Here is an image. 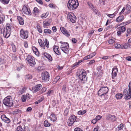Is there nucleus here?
Masks as SVG:
<instances>
[{
  "mask_svg": "<svg viewBox=\"0 0 131 131\" xmlns=\"http://www.w3.org/2000/svg\"><path fill=\"white\" fill-rule=\"evenodd\" d=\"M96 53L95 52H93L92 53H91L89 55L90 57V58H92L95 55Z\"/></svg>",
  "mask_w": 131,
  "mask_h": 131,
  "instance_id": "obj_57",
  "label": "nucleus"
},
{
  "mask_svg": "<svg viewBox=\"0 0 131 131\" xmlns=\"http://www.w3.org/2000/svg\"><path fill=\"white\" fill-rule=\"evenodd\" d=\"M44 55L49 60L51 61L52 60V58L51 55L50 54H48V53L46 52L44 53Z\"/></svg>",
  "mask_w": 131,
  "mask_h": 131,
  "instance_id": "obj_29",
  "label": "nucleus"
},
{
  "mask_svg": "<svg viewBox=\"0 0 131 131\" xmlns=\"http://www.w3.org/2000/svg\"><path fill=\"white\" fill-rule=\"evenodd\" d=\"M60 43L62 44L60 47L61 49L62 48H69V45L68 43L63 42L61 41H60Z\"/></svg>",
  "mask_w": 131,
  "mask_h": 131,
  "instance_id": "obj_21",
  "label": "nucleus"
},
{
  "mask_svg": "<svg viewBox=\"0 0 131 131\" xmlns=\"http://www.w3.org/2000/svg\"><path fill=\"white\" fill-rule=\"evenodd\" d=\"M108 91V89L107 86L102 87L98 91V94L100 96H104Z\"/></svg>",
  "mask_w": 131,
  "mask_h": 131,
  "instance_id": "obj_5",
  "label": "nucleus"
},
{
  "mask_svg": "<svg viewBox=\"0 0 131 131\" xmlns=\"http://www.w3.org/2000/svg\"><path fill=\"white\" fill-rule=\"evenodd\" d=\"M59 47L58 46H54L53 48V50L55 53L58 55H60V53L58 50Z\"/></svg>",
  "mask_w": 131,
  "mask_h": 131,
  "instance_id": "obj_23",
  "label": "nucleus"
},
{
  "mask_svg": "<svg viewBox=\"0 0 131 131\" xmlns=\"http://www.w3.org/2000/svg\"><path fill=\"white\" fill-rule=\"evenodd\" d=\"M66 85L65 84L63 85L62 86V91L63 92L65 93L67 91L66 90Z\"/></svg>",
  "mask_w": 131,
  "mask_h": 131,
  "instance_id": "obj_43",
  "label": "nucleus"
},
{
  "mask_svg": "<svg viewBox=\"0 0 131 131\" xmlns=\"http://www.w3.org/2000/svg\"><path fill=\"white\" fill-rule=\"evenodd\" d=\"M123 94L126 99H129L131 97V92H129V91L128 92L127 89H124V90Z\"/></svg>",
  "mask_w": 131,
  "mask_h": 131,
  "instance_id": "obj_12",
  "label": "nucleus"
},
{
  "mask_svg": "<svg viewBox=\"0 0 131 131\" xmlns=\"http://www.w3.org/2000/svg\"><path fill=\"white\" fill-rule=\"evenodd\" d=\"M95 60H91L89 62V65H92L95 62Z\"/></svg>",
  "mask_w": 131,
  "mask_h": 131,
  "instance_id": "obj_63",
  "label": "nucleus"
},
{
  "mask_svg": "<svg viewBox=\"0 0 131 131\" xmlns=\"http://www.w3.org/2000/svg\"><path fill=\"white\" fill-rule=\"evenodd\" d=\"M69 48H64L61 49L62 51L64 53H67L69 52Z\"/></svg>",
  "mask_w": 131,
  "mask_h": 131,
  "instance_id": "obj_36",
  "label": "nucleus"
},
{
  "mask_svg": "<svg viewBox=\"0 0 131 131\" xmlns=\"http://www.w3.org/2000/svg\"><path fill=\"white\" fill-rule=\"evenodd\" d=\"M21 100L23 102H25L26 100H28L29 99L28 94H27L26 95H23L21 97Z\"/></svg>",
  "mask_w": 131,
  "mask_h": 131,
  "instance_id": "obj_22",
  "label": "nucleus"
},
{
  "mask_svg": "<svg viewBox=\"0 0 131 131\" xmlns=\"http://www.w3.org/2000/svg\"><path fill=\"white\" fill-rule=\"evenodd\" d=\"M10 0H0V1L2 4L6 5L8 4Z\"/></svg>",
  "mask_w": 131,
  "mask_h": 131,
  "instance_id": "obj_33",
  "label": "nucleus"
},
{
  "mask_svg": "<svg viewBox=\"0 0 131 131\" xmlns=\"http://www.w3.org/2000/svg\"><path fill=\"white\" fill-rule=\"evenodd\" d=\"M92 9L93 10V12H94L96 14L98 15L99 14V12L97 10L95 9L94 7L92 8Z\"/></svg>",
  "mask_w": 131,
  "mask_h": 131,
  "instance_id": "obj_46",
  "label": "nucleus"
},
{
  "mask_svg": "<svg viewBox=\"0 0 131 131\" xmlns=\"http://www.w3.org/2000/svg\"><path fill=\"white\" fill-rule=\"evenodd\" d=\"M52 30L54 32H55L57 31V29L56 28V26H54L52 27Z\"/></svg>",
  "mask_w": 131,
  "mask_h": 131,
  "instance_id": "obj_59",
  "label": "nucleus"
},
{
  "mask_svg": "<svg viewBox=\"0 0 131 131\" xmlns=\"http://www.w3.org/2000/svg\"><path fill=\"white\" fill-rule=\"evenodd\" d=\"M114 40L111 39L108 40V42L110 44H112L114 42Z\"/></svg>",
  "mask_w": 131,
  "mask_h": 131,
  "instance_id": "obj_51",
  "label": "nucleus"
},
{
  "mask_svg": "<svg viewBox=\"0 0 131 131\" xmlns=\"http://www.w3.org/2000/svg\"><path fill=\"white\" fill-rule=\"evenodd\" d=\"M13 27L11 24L9 23L6 24V28H4L3 31V33L4 37L7 38L9 37L11 32V29ZM2 32L1 30V32Z\"/></svg>",
  "mask_w": 131,
  "mask_h": 131,
  "instance_id": "obj_1",
  "label": "nucleus"
},
{
  "mask_svg": "<svg viewBox=\"0 0 131 131\" xmlns=\"http://www.w3.org/2000/svg\"><path fill=\"white\" fill-rule=\"evenodd\" d=\"M24 51L22 48H20V50L18 51V53L20 54H23L24 53Z\"/></svg>",
  "mask_w": 131,
  "mask_h": 131,
  "instance_id": "obj_45",
  "label": "nucleus"
},
{
  "mask_svg": "<svg viewBox=\"0 0 131 131\" xmlns=\"http://www.w3.org/2000/svg\"><path fill=\"white\" fill-rule=\"evenodd\" d=\"M79 5L78 0H69L67 4L68 8L70 10L77 8Z\"/></svg>",
  "mask_w": 131,
  "mask_h": 131,
  "instance_id": "obj_2",
  "label": "nucleus"
},
{
  "mask_svg": "<svg viewBox=\"0 0 131 131\" xmlns=\"http://www.w3.org/2000/svg\"><path fill=\"white\" fill-rule=\"evenodd\" d=\"M125 59L128 61H131V57L130 56L127 57Z\"/></svg>",
  "mask_w": 131,
  "mask_h": 131,
  "instance_id": "obj_64",
  "label": "nucleus"
},
{
  "mask_svg": "<svg viewBox=\"0 0 131 131\" xmlns=\"http://www.w3.org/2000/svg\"><path fill=\"white\" fill-rule=\"evenodd\" d=\"M47 14V13H43V14H42L41 15V16H40L41 18L42 19L46 18L47 16H46V17L45 16ZM48 15V14H47V16Z\"/></svg>",
  "mask_w": 131,
  "mask_h": 131,
  "instance_id": "obj_48",
  "label": "nucleus"
},
{
  "mask_svg": "<svg viewBox=\"0 0 131 131\" xmlns=\"http://www.w3.org/2000/svg\"><path fill=\"white\" fill-rule=\"evenodd\" d=\"M86 112V110L83 111H80L78 112V113L79 115H82L85 114Z\"/></svg>",
  "mask_w": 131,
  "mask_h": 131,
  "instance_id": "obj_37",
  "label": "nucleus"
},
{
  "mask_svg": "<svg viewBox=\"0 0 131 131\" xmlns=\"http://www.w3.org/2000/svg\"><path fill=\"white\" fill-rule=\"evenodd\" d=\"M128 87L129 91V92H131V82L129 83L128 85Z\"/></svg>",
  "mask_w": 131,
  "mask_h": 131,
  "instance_id": "obj_62",
  "label": "nucleus"
},
{
  "mask_svg": "<svg viewBox=\"0 0 131 131\" xmlns=\"http://www.w3.org/2000/svg\"><path fill=\"white\" fill-rule=\"evenodd\" d=\"M124 19V16L123 15L120 16L117 18L116 21L117 22H121Z\"/></svg>",
  "mask_w": 131,
  "mask_h": 131,
  "instance_id": "obj_26",
  "label": "nucleus"
},
{
  "mask_svg": "<svg viewBox=\"0 0 131 131\" xmlns=\"http://www.w3.org/2000/svg\"><path fill=\"white\" fill-rule=\"evenodd\" d=\"M130 22L129 21H127L126 23H123L119 25H116L115 26V28H117L118 29V30L121 31L122 32H125L126 30V27L124 26H121V25H124V24H125V25L127 24V23H129Z\"/></svg>",
  "mask_w": 131,
  "mask_h": 131,
  "instance_id": "obj_7",
  "label": "nucleus"
},
{
  "mask_svg": "<svg viewBox=\"0 0 131 131\" xmlns=\"http://www.w3.org/2000/svg\"><path fill=\"white\" fill-rule=\"evenodd\" d=\"M67 18L68 19L73 23H74L76 20V17L72 13H70L67 15Z\"/></svg>",
  "mask_w": 131,
  "mask_h": 131,
  "instance_id": "obj_10",
  "label": "nucleus"
},
{
  "mask_svg": "<svg viewBox=\"0 0 131 131\" xmlns=\"http://www.w3.org/2000/svg\"><path fill=\"white\" fill-rule=\"evenodd\" d=\"M115 13H114L112 14H106V15L110 18H113L115 16Z\"/></svg>",
  "mask_w": 131,
  "mask_h": 131,
  "instance_id": "obj_42",
  "label": "nucleus"
},
{
  "mask_svg": "<svg viewBox=\"0 0 131 131\" xmlns=\"http://www.w3.org/2000/svg\"><path fill=\"white\" fill-rule=\"evenodd\" d=\"M118 72V69L117 68H114L112 70V78L114 79V78L117 75V73Z\"/></svg>",
  "mask_w": 131,
  "mask_h": 131,
  "instance_id": "obj_19",
  "label": "nucleus"
},
{
  "mask_svg": "<svg viewBox=\"0 0 131 131\" xmlns=\"http://www.w3.org/2000/svg\"><path fill=\"white\" fill-rule=\"evenodd\" d=\"M16 131H30L28 127L27 126H24L23 128L21 126L17 127Z\"/></svg>",
  "mask_w": 131,
  "mask_h": 131,
  "instance_id": "obj_16",
  "label": "nucleus"
},
{
  "mask_svg": "<svg viewBox=\"0 0 131 131\" xmlns=\"http://www.w3.org/2000/svg\"><path fill=\"white\" fill-rule=\"evenodd\" d=\"M77 117L74 115H71L69 118L67 123L69 126H72L75 121Z\"/></svg>",
  "mask_w": 131,
  "mask_h": 131,
  "instance_id": "obj_9",
  "label": "nucleus"
},
{
  "mask_svg": "<svg viewBox=\"0 0 131 131\" xmlns=\"http://www.w3.org/2000/svg\"><path fill=\"white\" fill-rule=\"evenodd\" d=\"M12 58L13 60H16L17 59V57L15 55H13L12 56Z\"/></svg>",
  "mask_w": 131,
  "mask_h": 131,
  "instance_id": "obj_53",
  "label": "nucleus"
},
{
  "mask_svg": "<svg viewBox=\"0 0 131 131\" xmlns=\"http://www.w3.org/2000/svg\"><path fill=\"white\" fill-rule=\"evenodd\" d=\"M106 118V119L110 120L112 122L115 121L116 119V117L115 115H112L110 114H108Z\"/></svg>",
  "mask_w": 131,
  "mask_h": 131,
  "instance_id": "obj_15",
  "label": "nucleus"
},
{
  "mask_svg": "<svg viewBox=\"0 0 131 131\" xmlns=\"http://www.w3.org/2000/svg\"><path fill=\"white\" fill-rule=\"evenodd\" d=\"M114 46L117 49H119L121 47V45L118 43L115 44Z\"/></svg>",
  "mask_w": 131,
  "mask_h": 131,
  "instance_id": "obj_49",
  "label": "nucleus"
},
{
  "mask_svg": "<svg viewBox=\"0 0 131 131\" xmlns=\"http://www.w3.org/2000/svg\"><path fill=\"white\" fill-rule=\"evenodd\" d=\"M131 45L128 43H125L124 44V46L125 49L128 48Z\"/></svg>",
  "mask_w": 131,
  "mask_h": 131,
  "instance_id": "obj_50",
  "label": "nucleus"
},
{
  "mask_svg": "<svg viewBox=\"0 0 131 131\" xmlns=\"http://www.w3.org/2000/svg\"><path fill=\"white\" fill-rule=\"evenodd\" d=\"M42 88V85L41 84L37 85L35 87L32 88V91L36 92Z\"/></svg>",
  "mask_w": 131,
  "mask_h": 131,
  "instance_id": "obj_18",
  "label": "nucleus"
},
{
  "mask_svg": "<svg viewBox=\"0 0 131 131\" xmlns=\"http://www.w3.org/2000/svg\"><path fill=\"white\" fill-rule=\"evenodd\" d=\"M53 93V90H49L47 93V95L50 96Z\"/></svg>",
  "mask_w": 131,
  "mask_h": 131,
  "instance_id": "obj_55",
  "label": "nucleus"
},
{
  "mask_svg": "<svg viewBox=\"0 0 131 131\" xmlns=\"http://www.w3.org/2000/svg\"><path fill=\"white\" fill-rule=\"evenodd\" d=\"M50 118L51 120L53 122L57 120L56 117L54 114H52L50 115Z\"/></svg>",
  "mask_w": 131,
  "mask_h": 131,
  "instance_id": "obj_27",
  "label": "nucleus"
},
{
  "mask_svg": "<svg viewBox=\"0 0 131 131\" xmlns=\"http://www.w3.org/2000/svg\"><path fill=\"white\" fill-rule=\"evenodd\" d=\"M60 30L62 33L65 36L68 37L70 36V34L69 33L66 29L64 27H60Z\"/></svg>",
  "mask_w": 131,
  "mask_h": 131,
  "instance_id": "obj_14",
  "label": "nucleus"
},
{
  "mask_svg": "<svg viewBox=\"0 0 131 131\" xmlns=\"http://www.w3.org/2000/svg\"><path fill=\"white\" fill-rule=\"evenodd\" d=\"M12 46L13 52H16V48L14 44H12Z\"/></svg>",
  "mask_w": 131,
  "mask_h": 131,
  "instance_id": "obj_41",
  "label": "nucleus"
},
{
  "mask_svg": "<svg viewBox=\"0 0 131 131\" xmlns=\"http://www.w3.org/2000/svg\"><path fill=\"white\" fill-rule=\"evenodd\" d=\"M69 110L68 108H66L64 110V116H67L68 115Z\"/></svg>",
  "mask_w": 131,
  "mask_h": 131,
  "instance_id": "obj_44",
  "label": "nucleus"
},
{
  "mask_svg": "<svg viewBox=\"0 0 131 131\" xmlns=\"http://www.w3.org/2000/svg\"><path fill=\"white\" fill-rule=\"evenodd\" d=\"M43 27L44 28H47V27L49 26L50 25V23L47 21H44L43 22Z\"/></svg>",
  "mask_w": 131,
  "mask_h": 131,
  "instance_id": "obj_32",
  "label": "nucleus"
},
{
  "mask_svg": "<svg viewBox=\"0 0 131 131\" xmlns=\"http://www.w3.org/2000/svg\"><path fill=\"white\" fill-rule=\"evenodd\" d=\"M44 125L46 127L50 126L51 124H50L47 120L45 121L44 122Z\"/></svg>",
  "mask_w": 131,
  "mask_h": 131,
  "instance_id": "obj_31",
  "label": "nucleus"
},
{
  "mask_svg": "<svg viewBox=\"0 0 131 131\" xmlns=\"http://www.w3.org/2000/svg\"><path fill=\"white\" fill-rule=\"evenodd\" d=\"M23 10L24 13L28 15H31L32 13L30 8L25 5L23 6L22 8Z\"/></svg>",
  "mask_w": 131,
  "mask_h": 131,
  "instance_id": "obj_11",
  "label": "nucleus"
},
{
  "mask_svg": "<svg viewBox=\"0 0 131 131\" xmlns=\"http://www.w3.org/2000/svg\"><path fill=\"white\" fill-rule=\"evenodd\" d=\"M5 20V15L3 14H0V24L3 23Z\"/></svg>",
  "mask_w": 131,
  "mask_h": 131,
  "instance_id": "obj_24",
  "label": "nucleus"
},
{
  "mask_svg": "<svg viewBox=\"0 0 131 131\" xmlns=\"http://www.w3.org/2000/svg\"><path fill=\"white\" fill-rule=\"evenodd\" d=\"M36 27L37 29L39 32L40 33H42V31L39 25H37Z\"/></svg>",
  "mask_w": 131,
  "mask_h": 131,
  "instance_id": "obj_39",
  "label": "nucleus"
},
{
  "mask_svg": "<svg viewBox=\"0 0 131 131\" xmlns=\"http://www.w3.org/2000/svg\"><path fill=\"white\" fill-rule=\"evenodd\" d=\"M44 33L45 34H50L51 33V31L49 29H45L44 30Z\"/></svg>",
  "mask_w": 131,
  "mask_h": 131,
  "instance_id": "obj_38",
  "label": "nucleus"
},
{
  "mask_svg": "<svg viewBox=\"0 0 131 131\" xmlns=\"http://www.w3.org/2000/svg\"><path fill=\"white\" fill-rule=\"evenodd\" d=\"M86 72L84 70H81L79 71V73L77 75L82 83H83L86 82L87 81V78L86 77Z\"/></svg>",
  "mask_w": 131,
  "mask_h": 131,
  "instance_id": "obj_3",
  "label": "nucleus"
},
{
  "mask_svg": "<svg viewBox=\"0 0 131 131\" xmlns=\"http://www.w3.org/2000/svg\"><path fill=\"white\" fill-rule=\"evenodd\" d=\"M40 11L36 7L34 8L32 13L35 16H37L39 15L40 14Z\"/></svg>",
  "mask_w": 131,
  "mask_h": 131,
  "instance_id": "obj_20",
  "label": "nucleus"
},
{
  "mask_svg": "<svg viewBox=\"0 0 131 131\" xmlns=\"http://www.w3.org/2000/svg\"><path fill=\"white\" fill-rule=\"evenodd\" d=\"M45 43L46 46L47 48H48L49 47V41L47 39H45Z\"/></svg>",
  "mask_w": 131,
  "mask_h": 131,
  "instance_id": "obj_40",
  "label": "nucleus"
},
{
  "mask_svg": "<svg viewBox=\"0 0 131 131\" xmlns=\"http://www.w3.org/2000/svg\"><path fill=\"white\" fill-rule=\"evenodd\" d=\"M21 110L19 109L15 110L13 112V114H17L21 113Z\"/></svg>",
  "mask_w": 131,
  "mask_h": 131,
  "instance_id": "obj_34",
  "label": "nucleus"
},
{
  "mask_svg": "<svg viewBox=\"0 0 131 131\" xmlns=\"http://www.w3.org/2000/svg\"><path fill=\"white\" fill-rule=\"evenodd\" d=\"M24 47L26 48H27L28 47V42L27 41H25L24 42Z\"/></svg>",
  "mask_w": 131,
  "mask_h": 131,
  "instance_id": "obj_60",
  "label": "nucleus"
},
{
  "mask_svg": "<svg viewBox=\"0 0 131 131\" xmlns=\"http://www.w3.org/2000/svg\"><path fill=\"white\" fill-rule=\"evenodd\" d=\"M21 37L24 39H26L28 37V32L27 30L21 29L20 31Z\"/></svg>",
  "mask_w": 131,
  "mask_h": 131,
  "instance_id": "obj_8",
  "label": "nucleus"
},
{
  "mask_svg": "<svg viewBox=\"0 0 131 131\" xmlns=\"http://www.w3.org/2000/svg\"><path fill=\"white\" fill-rule=\"evenodd\" d=\"M44 69L43 67L42 66H39L37 68V69L38 70L41 71L42 70Z\"/></svg>",
  "mask_w": 131,
  "mask_h": 131,
  "instance_id": "obj_56",
  "label": "nucleus"
},
{
  "mask_svg": "<svg viewBox=\"0 0 131 131\" xmlns=\"http://www.w3.org/2000/svg\"><path fill=\"white\" fill-rule=\"evenodd\" d=\"M32 77L31 75H26V78L27 79H32Z\"/></svg>",
  "mask_w": 131,
  "mask_h": 131,
  "instance_id": "obj_54",
  "label": "nucleus"
},
{
  "mask_svg": "<svg viewBox=\"0 0 131 131\" xmlns=\"http://www.w3.org/2000/svg\"><path fill=\"white\" fill-rule=\"evenodd\" d=\"M102 117V116H101L100 115H99L96 117L95 119H96L97 121H98L100 120Z\"/></svg>",
  "mask_w": 131,
  "mask_h": 131,
  "instance_id": "obj_52",
  "label": "nucleus"
},
{
  "mask_svg": "<svg viewBox=\"0 0 131 131\" xmlns=\"http://www.w3.org/2000/svg\"><path fill=\"white\" fill-rule=\"evenodd\" d=\"M32 108L30 107H28L26 110V111L27 112H30L31 111Z\"/></svg>",
  "mask_w": 131,
  "mask_h": 131,
  "instance_id": "obj_61",
  "label": "nucleus"
},
{
  "mask_svg": "<svg viewBox=\"0 0 131 131\" xmlns=\"http://www.w3.org/2000/svg\"><path fill=\"white\" fill-rule=\"evenodd\" d=\"M38 41L40 46L42 48L45 49V46L44 44V43L42 42V40L41 39H40L38 40Z\"/></svg>",
  "mask_w": 131,
  "mask_h": 131,
  "instance_id": "obj_30",
  "label": "nucleus"
},
{
  "mask_svg": "<svg viewBox=\"0 0 131 131\" xmlns=\"http://www.w3.org/2000/svg\"><path fill=\"white\" fill-rule=\"evenodd\" d=\"M49 73L47 72H45L42 74V77L43 80L46 81H48L49 79Z\"/></svg>",
  "mask_w": 131,
  "mask_h": 131,
  "instance_id": "obj_13",
  "label": "nucleus"
},
{
  "mask_svg": "<svg viewBox=\"0 0 131 131\" xmlns=\"http://www.w3.org/2000/svg\"><path fill=\"white\" fill-rule=\"evenodd\" d=\"M123 125H124L123 124L121 123L118 126V129L120 130L122 129Z\"/></svg>",
  "mask_w": 131,
  "mask_h": 131,
  "instance_id": "obj_47",
  "label": "nucleus"
},
{
  "mask_svg": "<svg viewBox=\"0 0 131 131\" xmlns=\"http://www.w3.org/2000/svg\"><path fill=\"white\" fill-rule=\"evenodd\" d=\"M4 104L9 107L13 106V103L11 97L10 96L5 97L3 100Z\"/></svg>",
  "mask_w": 131,
  "mask_h": 131,
  "instance_id": "obj_4",
  "label": "nucleus"
},
{
  "mask_svg": "<svg viewBox=\"0 0 131 131\" xmlns=\"http://www.w3.org/2000/svg\"><path fill=\"white\" fill-rule=\"evenodd\" d=\"M131 7L130 5L128 4L127 5H126V12L127 14L130 13L131 12Z\"/></svg>",
  "mask_w": 131,
  "mask_h": 131,
  "instance_id": "obj_28",
  "label": "nucleus"
},
{
  "mask_svg": "<svg viewBox=\"0 0 131 131\" xmlns=\"http://www.w3.org/2000/svg\"><path fill=\"white\" fill-rule=\"evenodd\" d=\"M27 62L32 67H34L36 64L34 58L32 56L28 55L26 58Z\"/></svg>",
  "mask_w": 131,
  "mask_h": 131,
  "instance_id": "obj_6",
  "label": "nucleus"
},
{
  "mask_svg": "<svg viewBox=\"0 0 131 131\" xmlns=\"http://www.w3.org/2000/svg\"><path fill=\"white\" fill-rule=\"evenodd\" d=\"M17 18L20 25H23L24 24V20L21 17L19 16H17Z\"/></svg>",
  "mask_w": 131,
  "mask_h": 131,
  "instance_id": "obj_25",
  "label": "nucleus"
},
{
  "mask_svg": "<svg viewBox=\"0 0 131 131\" xmlns=\"http://www.w3.org/2000/svg\"><path fill=\"white\" fill-rule=\"evenodd\" d=\"M74 131H83L80 128L77 127L75 128Z\"/></svg>",
  "mask_w": 131,
  "mask_h": 131,
  "instance_id": "obj_58",
  "label": "nucleus"
},
{
  "mask_svg": "<svg viewBox=\"0 0 131 131\" xmlns=\"http://www.w3.org/2000/svg\"><path fill=\"white\" fill-rule=\"evenodd\" d=\"M123 96L122 94L118 93L116 95V97L117 99H121Z\"/></svg>",
  "mask_w": 131,
  "mask_h": 131,
  "instance_id": "obj_35",
  "label": "nucleus"
},
{
  "mask_svg": "<svg viewBox=\"0 0 131 131\" xmlns=\"http://www.w3.org/2000/svg\"><path fill=\"white\" fill-rule=\"evenodd\" d=\"M1 118L3 121L7 123L8 124L10 122V120L5 115H2Z\"/></svg>",
  "mask_w": 131,
  "mask_h": 131,
  "instance_id": "obj_17",
  "label": "nucleus"
}]
</instances>
